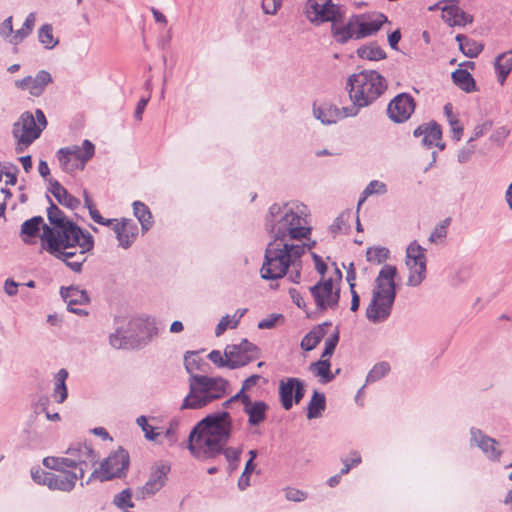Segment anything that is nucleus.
<instances>
[{
    "label": "nucleus",
    "mask_w": 512,
    "mask_h": 512,
    "mask_svg": "<svg viewBox=\"0 0 512 512\" xmlns=\"http://www.w3.org/2000/svg\"><path fill=\"white\" fill-rule=\"evenodd\" d=\"M233 423L229 412L208 414L191 430L188 449L199 460L214 459L223 451L232 433Z\"/></svg>",
    "instance_id": "obj_1"
},
{
    "label": "nucleus",
    "mask_w": 512,
    "mask_h": 512,
    "mask_svg": "<svg viewBox=\"0 0 512 512\" xmlns=\"http://www.w3.org/2000/svg\"><path fill=\"white\" fill-rule=\"evenodd\" d=\"M302 214L295 203H274L265 215L264 229L274 241H301L308 238L311 231Z\"/></svg>",
    "instance_id": "obj_2"
},
{
    "label": "nucleus",
    "mask_w": 512,
    "mask_h": 512,
    "mask_svg": "<svg viewBox=\"0 0 512 512\" xmlns=\"http://www.w3.org/2000/svg\"><path fill=\"white\" fill-rule=\"evenodd\" d=\"M386 89V79L375 70H363L350 75L346 90L352 104L347 106L346 112L357 116L362 108L370 106Z\"/></svg>",
    "instance_id": "obj_3"
},
{
    "label": "nucleus",
    "mask_w": 512,
    "mask_h": 512,
    "mask_svg": "<svg viewBox=\"0 0 512 512\" xmlns=\"http://www.w3.org/2000/svg\"><path fill=\"white\" fill-rule=\"evenodd\" d=\"M305 244H295L270 240L266 246L264 260L260 269L265 280L283 278L289 267H295L305 253Z\"/></svg>",
    "instance_id": "obj_4"
},
{
    "label": "nucleus",
    "mask_w": 512,
    "mask_h": 512,
    "mask_svg": "<svg viewBox=\"0 0 512 512\" xmlns=\"http://www.w3.org/2000/svg\"><path fill=\"white\" fill-rule=\"evenodd\" d=\"M397 268L385 264L376 280L372 299L366 309V317L372 323H380L388 319L396 298L395 276Z\"/></svg>",
    "instance_id": "obj_5"
},
{
    "label": "nucleus",
    "mask_w": 512,
    "mask_h": 512,
    "mask_svg": "<svg viewBox=\"0 0 512 512\" xmlns=\"http://www.w3.org/2000/svg\"><path fill=\"white\" fill-rule=\"evenodd\" d=\"M229 382L222 377L191 375L189 377V393L183 399L181 410L201 409L227 393Z\"/></svg>",
    "instance_id": "obj_6"
},
{
    "label": "nucleus",
    "mask_w": 512,
    "mask_h": 512,
    "mask_svg": "<svg viewBox=\"0 0 512 512\" xmlns=\"http://www.w3.org/2000/svg\"><path fill=\"white\" fill-rule=\"evenodd\" d=\"M88 231H84L73 221L65 222L61 228L45 227V233L40 235L41 248L48 253H58L61 256H68L62 253L61 248H77L82 240L87 236Z\"/></svg>",
    "instance_id": "obj_7"
},
{
    "label": "nucleus",
    "mask_w": 512,
    "mask_h": 512,
    "mask_svg": "<svg viewBox=\"0 0 512 512\" xmlns=\"http://www.w3.org/2000/svg\"><path fill=\"white\" fill-rule=\"evenodd\" d=\"M47 126V120L41 109H36L35 116L29 112H23L18 121L13 124L12 134L16 139L15 151L24 152Z\"/></svg>",
    "instance_id": "obj_8"
},
{
    "label": "nucleus",
    "mask_w": 512,
    "mask_h": 512,
    "mask_svg": "<svg viewBox=\"0 0 512 512\" xmlns=\"http://www.w3.org/2000/svg\"><path fill=\"white\" fill-rule=\"evenodd\" d=\"M129 464V453L124 448L119 447L100 463L99 468L94 469L85 483L81 482V486L88 485L94 479L104 482L114 478H122L126 476Z\"/></svg>",
    "instance_id": "obj_9"
},
{
    "label": "nucleus",
    "mask_w": 512,
    "mask_h": 512,
    "mask_svg": "<svg viewBox=\"0 0 512 512\" xmlns=\"http://www.w3.org/2000/svg\"><path fill=\"white\" fill-rule=\"evenodd\" d=\"M145 323L140 318L131 319L126 326L118 327L109 336V344L115 349H133L140 345V333Z\"/></svg>",
    "instance_id": "obj_10"
},
{
    "label": "nucleus",
    "mask_w": 512,
    "mask_h": 512,
    "mask_svg": "<svg viewBox=\"0 0 512 512\" xmlns=\"http://www.w3.org/2000/svg\"><path fill=\"white\" fill-rule=\"evenodd\" d=\"M406 265L409 269L407 285L419 286L426 278L425 249L416 241L410 243L406 249Z\"/></svg>",
    "instance_id": "obj_11"
},
{
    "label": "nucleus",
    "mask_w": 512,
    "mask_h": 512,
    "mask_svg": "<svg viewBox=\"0 0 512 512\" xmlns=\"http://www.w3.org/2000/svg\"><path fill=\"white\" fill-rule=\"evenodd\" d=\"M388 22L387 17L377 11L352 15L343 29L336 32H378Z\"/></svg>",
    "instance_id": "obj_12"
},
{
    "label": "nucleus",
    "mask_w": 512,
    "mask_h": 512,
    "mask_svg": "<svg viewBox=\"0 0 512 512\" xmlns=\"http://www.w3.org/2000/svg\"><path fill=\"white\" fill-rule=\"evenodd\" d=\"M224 356L228 358L229 369H237L257 359L259 348L247 339H243L239 344L227 345Z\"/></svg>",
    "instance_id": "obj_13"
},
{
    "label": "nucleus",
    "mask_w": 512,
    "mask_h": 512,
    "mask_svg": "<svg viewBox=\"0 0 512 512\" xmlns=\"http://www.w3.org/2000/svg\"><path fill=\"white\" fill-rule=\"evenodd\" d=\"M306 15L312 23H335L341 17L340 7L332 0H308L306 4Z\"/></svg>",
    "instance_id": "obj_14"
},
{
    "label": "nucleus",
    "mask_w": 512,
    "mask_h": 512,
    "mask_svg": "<svg viewBox=\"0 0 512 512\" xmlns=\"http://www.w3.org/2000/svg\"><path fill=\"white\" fill-rule=\"evenodd\" d=\"M309 291L315 301L319 311H326L328 308L334 309L338 306L340 300V289L333 291V280L331 278L320 280Z\"/></svg>",
    "instance_id": "obj_15"
},
{
    "label": "nucleus",
    "mask_w": 512,
    "mask_h": 512,
    "mask_svg": "<svg viewBox=\"0 0 512 512\" xmlns=\"http://www.w3.org/2000/svg\"><path fill=\"white\" fill-rule=\"evenodd\" d=\"M278 393L282 407L288 411L294 403L298 404L304 398V382L296 377L282 379L279 382Z\"/></svg>",
    "instance_id": "obj_16"
},
{
    "label": "nucleus",
    "mask_w": 512,
    "mask_h": 512,
    "mask_svg": "<svg viewBox=\"0 0 512 512\" xmlns=\"http://www.w3.org/2000/svg\"><path fill=\"white\" fill-rule=\"evenodd\" d=\"M415 106V100L410 94L400 93L389 102L388 117L395 123H403L411 117Z\"/></svg>",
    "instance_id": "obj_17"
},
{
    "label": "nucleus",
    "mask_w": 512,
    "mask_h": 512,
    "mask_svg": "<svg viewBox=\"0 0 512 512\" xmlns=\"http://www.w3.org/2000/svg\"><path fill=\"white\" fill-rule=\"evenodd\" d=\"M470 445L479 448L488 460L500 461L502 450L499 448V442L486 435L481 429L475 427L470 429Z\"/></svg>",
    "instance_id": "obj_18"
},
{
    "label": "nucleus",
    "mask_w": 512,
    "mask_h": 512,
    "mask_svg": "<svg viewBox=\"0 0 512 512\" xmlns=\"http://www.w3.org/2000/svg\"><path fill=\"white\" fill-rule=\"evenodd\" d=\"M66 454L69 460L73 462L70 464V468H76L77 466L91 468L99 461L98 453L87 443H78L70 446Z\"/></svg>",
    "instance_id": "obj_19"
},
{
    "label": "nucleus",
    "mask_w": 512,
    "mask_h": 512,
    "mask_svg": "<svg viewBox=\"0 0 512 512\" xmlns=\"http://www.w3.org/2000/svg\"><path fill=\"white\" fill-rule=\"evenodd\" d=\"M441 9V17L449 27H465L473 22V16L464 12L456 0H447L436 5Z\"/></svg>",
    "instance_id": "obj_20"
},
{
    "label": "nucleus",
    "mask_w": 512,
    "mask_h": 512,
    "mask_svg": "<svg viewBox=\"0 0 512 512\" xmlns=\"http://www.w3.org/2000/svg\"><path fill=\"white\" fill-rule=\"evenodd\" d=\"M347 106L338 108L336 105L323 103L317 105L313 104V116L319 120L322 124L331 125L337 123L339 120L355 117L346 112Z\"/></svg>",
    "instance_id": "obj_21"
},
{
    "label": "nucleus",
    "mask_w": 512,
    "mask_h": 512,
    "mask_svg": "<svg viewBox=\"0 0 512 512\" xmlns=\"http://www.w3.org/2000/svg\"><path fill=\"white\" fill-rule=\"evenodd\" d=\"M413 135L415 137L423 136L422 144L427 148H430L433 145H435L440 150L445 149V143L441 141V138H442L441 127L439 124H437L434 121L418 126L414 130Z\"/></svg>",
    "instance_id": "obj_22"
},
{
    "label": "nucleus",
    "mask_w": 512,
    "mask_h": 512,
    "mask_svg": "<svg viewBox=\"0 0 512 512\" xmlns=\"http://www.w3.org/2000/svg\"><path fill=\"white\" fill-rule=\"evenodd\" d=\"M170 466L166 464L158 465L154 471H152L149 480L140 490L139 498H145L146 496L154 495L164 485Z\"/></svg>",
    "instance_id": "obj_23"
},
{
    "label": "nucleus",
    "mask_w": 512,
    "mask_h": 512,
    "mask_svg": "<svg viewBox=\"0 0 512 512\" xmlns=\"http://www.w3.org/2000/svg\"><path fill=\"white\" fill-rule=\"evenodd\" d=\"M113 231L116 234L119 245L124 249H128L138 234V227L132 220L123 218L120 223L114 224Z\"/></svg>",
    "instance_id": "obj_24"
},
{
    "label": "nucleus",
    "mask_w": 512,
    "mask_h": 512,
    "mask_svg": "<svg viewBox=\"0 0 512 512\" xmlns=\"http://www.w3.org/2000/svg\"><path fill=\"white\" fill-rule=\"evenodd\" d=\"M269 406L262 400L252 401L251 397L243 406V412L248 416L249 426H258L267 418Z\"/></svg>",
    "instance_id": "obj_25"
},
{
    "label": "nucleus",
    "mask_w": 512,
    "mask_h": 512,
    "mask_svg": "<svg viewBox=\"0 0 512 512\" xmlns=\"http://www.w3.org/2000/svg\"><path fill=\"white\" fill-rule=\"evenodd\" d=\"M48 226L42 216H33L24 221L21 225L20 236L24 243L32 244V239L45 233V227Z\"/></svg>",
    "instance_id": "obj_26"
},
{
    "label": "nucleus",
    "mask_w": 512,
    "mask_h": 512,
    "mask_svg": "<svg viewBox=\"0 0 512 512\" xmlns=\"http://www.w3.org/2000/svg\"><path fill=\"white\" fill-rule=\"evenodd\" d=\"M49 185L48 191L52 193L59 204L71 210H75L80 206V200L71 195L57 180L50 179Z\"/></svg>",
    "instance_id": "obj_27"
},
{
    "label": "nucleus",
    "mask_w": 512,
    "mask_h": 512,
    "mask_svg": "<svg viewBox=\"0 0 512 512\" xmlns=\"http://www.w3.org/2000/svg\"><path fill=\"white\" fill-rule=\"evenodd\" d=\"M79 252L69 261L65 262L73 272L79 273L82 271V266L87 260L86 253L94 248V238L90 233L82 240L80 246L77 247Z\"/></svg>",
    "instance_id": "obj_28"
},
{
    "label": "nucleus",
    "mask_w": 512,
    "mask_h": 512,
    "mask_svg": "<svg viewBox=\"0 0 512 512\" xmlns=\"http://www.w3.org/2000/svg\"><path fill=\"white\" fill-rule=\"evenodd\" d=\"M73 478H75V475L68 474L67 471L61 472V474L50 472L46 486L52 491L69 493L74 489Z\"/></svg>",
    "instance_id": "obj_29"
},
{
    "label": "nucleus",
    "mask_w": 512,
    "mask_h": 512,
    "mask_svg": "<svg viewBox=\"0 0 512 512\" xmlns=\"http://www.w3.org/2000/svg\"><path fill=\"white\" fill-rule=\"evenodd\" d=\"M64 148L69 150V155H72L74 160L79 163L81 170L85 168L86 163L94 156L95 153L94 144L87 139L82 142L81 146L72 145Z\"/></svg>",
    "instance_id": "obj_30"
},
{
    "label": "nucleus",
    "mask_w": 512,
    "mask_h": 512,
    "mask_svg": "<svg viewBox=\"0 0 512 512\" xmlns=\"http://www.w3.org/2000/svg\"><path fill=\"white\" fill-rule=\"evenodd\" d=\"M494 69L497 81L500 85H504L510 72L512 71V49L500 53L494 61Z\"/></svg>",
    "instance_id": "obj_31"
},
{
    "label": "nucleus",
    "mask_w": 512,
    "mask_h": 512,
    "mask_svg": "<svg viewBox=\"0 0 512 512\" xmlns=\"http://www.w3.org/2000/svg\"><path fill=\"white\" fill-rule=\"evenodd\" d=\"M331 326V322H324L315 326L301 340V348L304 351H311L320 343L326 335V327Z\"/></svg>",
    "instance_id": "obj_32"
},
{
    "label": "nucleus",
    "mask_w": 512,
    "mask_h": 512,
    "mask_svg": "<svg viewBox=\"0 0 512 512\" xmlns=\"http://www.w3.org/2000/svg\"><path fill=\"white\" fill-rule=\"evenodd\" d=\"M60 295L67 303V308H71L74 305H84L89 303V296L87 292L75 286L61 287Z\"/></svg>",
    "instance_id": "obj_33"
},
{
    "label": "nucleus",
    "mask_w": 512,
    "mask_h": 512,
    "mask_svg": "<svg viewBox=\"0 0 512 512\" xmlns=\"http://www.w3.org/2000/svg\"><path fill=\"white\" fill-rule=\"evenodd\" d=\"M455 39L458 42L461 52L469 58L477 57L484 48L482 43L468 38L466 34H456Z\"/></svg>",
    "instance_id": "obj_34"
},
{
    "label": "nucleus",
    "mask_w": 512,
    "mask_h": 512,
    "mask_svg": "<svg viewBox=\"0 0 512 512\" xmlns=\"http://www.w3.org/2000/svg\"><path fill=\"white\" fill-rule=\"evenodd\" d=\"M68 378V371L64 368L60 369L54 377V389L52 397L57 403H63L68 397V390L66 387V380Z\"/></svg>",
    "instance_id": "obj_35"
},
{
    "label": "nucleus",
    "mask_w": 512,
    "mask_h": 512,
    "mask_svg": "<svg viewBox=\"0 0 512 512\" xmlns=\"http://www.w3.org/2000/svg\"><path fill=\"white\" fill-rule=\"evenodd\" d=\"M331 363L329 359L320 358L318 361L313 362L309 366V370L315 375L320 377L322 384H327L335 378V374L331 373Z\"/></svg>",
    "instance_id": "obj_36"
},
{
    "label": "nucleus",
    "mask_w": 512,
    "mask_h": 512,
    "mask_svg": "<svg viewBox=\"0 0 512 512\" xmlns=\"http://www.w3.org/2000/svg\"><path fill=\"white\" fill-rule=\"evenodd\" d=\"M452 80L461 90L470 93L476 90V83L470 72L466 69H456L452 72Z\"/></svg>",
    "instance_id": "obj_37"
},
{
    "label": "nucleus",
    "mask_w": 512,
    "mask_h": 512,
    "mask_svg": "<svg viewBox=\"0 0 512 512\" xmlns=\"http://www.w3.org/2000/svg\"><path fill=\"white\" fill-rule=\"evenodd\" d=\"M133 213L141 224L143 231H148L153 226V217L149 207L141 201H134Z\"/></svg>",
    "instance_id": "obj_38"
},
{
    "label": "nucleus",
    "mask_w": 512,
    "mask_h": 512,
    "mask_svg": "<svg viewBox=\"0 0 512 512\" xmlns=\"http://www.w3.org/2000/svg\"><path fill=\"white\" fill-rule=\"evenodd\" d=\"M46 199L49 203V207L47 208V218L50 223L49 226L52 228H61L65 224V222L71 221L68 219L64 212L53 202L51 197L47 194Z\"/></svg>",
    "instance_id": "obj_39"
},
{
    "label": "nucleus",
    "mask_w": 512,
    "mask_h": 512,
    "mask_svg": "<svg viewBox=\"0 0 512 512\" xmlns=\"http://www.w3.org/2000/svg\"><path fill=\"white\" fill-rule=\"evenodd\" d=\"M326 408V398L323 393L315 390L307 407V418L315 419L322 415Z\"/></svg>",
    "instance_id": "obj_40"
},
{
    "label": "nucleus",
    "mask_w": 512,
    "mask_h": 512,
    "mask_svg": "<svg viewBox=\"0 0 512 512\" xmlns=\"http://www.w3.org/2000/svg\"><path fill=\"white\" fill-rule=\"evenodd\" d=\"M357 55L362 59L372 61H378L386 57L384 50L375 42L359 47Z\"/></svg>",
    "instance_id": "obj_41"
},
{
    "label": "nucleus",
    "mask_w": 512,
    "mask_h": 512,
    "mask_svg": "<svg viewBox=\"0 0 512 512\" xmlns=\"http://www.w3.org/2000/svg\"><path fill=\"white\" fill-rule=\"evenodd\" d=\"M52 82L51 74L46 70H40L35 77H32L31 82V95L40 96L46 86Z\"/></svg>",
    "instance_id": "obj_42"
},
{
    "label": "nucleus",
    "mask_w": 512,
    "mask_h": 512,
    "mask_svg": "<svg viewBox=\"0 0 512 512\" xmlns=\"http://www.w3.org/2000/svg\"><path fill=\"white\" fill-rule=\"evenodd\" d=\"M56 155L59 164L64 172L72 173L76 169H80L79 163L76 160H74V157H72V155H69L68 149L60 148L57 151Z\"/></svg>",
    "instance_id": "obj_43"
},
{
    "label": "nucleus",
    "mask_w": 512,
    "mask_h": 512,
    "mask_svg": "<svg viewBox=\"0 0 512 512\" xmlns=\"http://www.w3.org/2000/svg\"><path fill=\"white\" fill-rule=\"evenodd\" d=\"M43 465L57 472H65L67 468H70V464L72 463L68 457H54L48 456L45 457L42 461Z\"/></svg>",
    "instance_id": "obj_44"
},
{
    "label": "nucleus",
    "mask_w": 512,
    "mask_h": 512,
    "mask_svg": "<svg viewBox=\"0 0 512 512\" xmlns=\"http://www.w3.org/2000/svg\"><path fill=\"white\" fill-rule=\"evenodd\" d=\"M386 192L387 186L385 183L378 180H372L363 190L362 196L358 201V208L363 204V202L366 200L368 196H371L373 194L383 195Z\"/></svg>",
    "instance_id": "obj_45"
},
{
    "label": "nucleus",
    "mask_w": 512,
    "mask_h": 512,
    "mask_svg": "<svg viewBox=\"0 0 512 512\" xmlns=\"http://www.w3.org/2000/svg\"><path fill=\"white\" fill-rule=\"evenodd\" d=\"M390 369H391L390 364L386 361L376 363L372 367V369L368 372L367 377H366V382L374 383V382L379 381L380 379H382L389 373Z\"/></svg>",
    "instance_id": "obj_46"
},
{
    "label": "nucleus",
    "mask_w": 512,
    "mask_h": 512,
    "mask_svg": "<svg viewBox=\"0 0 512 512\" xmlns=\"http://www.w3.org/2000/svg\"><path fill=\"white\" fill-rule=\"evenodd\" d=\"M241 453L242 448L223 447V451L221 454L225 456V459L228 462L229 473L234 472L238 468Z\"/></svg>",
    "instance_id": "obj_47"
},
{
    "label": "nucleus",
    "mask_w": 512,
    "mask_h": 512,
    "mask_svg": "<svg viewBox=\"0 0 512 512\" xmlns=\"http://www.w3.org/2000/svg\"><path fill=\"white\" fill-rule=\"evenodd\" d=\"M351 218V212L350 211H344L342 212L335 220L334 222L329 226V231L333 236H336L342 231H347L349 228V220Z\"/></svg>",
    "instance_id": "obj_48"
},
{
    "label": "nucleus",
    "mask_w": 512,
    "mask_h": 512,
    "mask_svg": "<svg viewBox=\"0 0 512 512\" xmlns=\"http://www.w3.org/2000/svg\"><path fill=\"white\" fill-rule=\"evenodd\" d=\"M389 257V249L385 247H370L366 251V259L368 262L381 264Z\"/></svg>",
    "instance_id": "obj_49"
},
{
    "label": "nucleus",
    "mask_w": 512,
    "mask_h": 512,
    "mask_svg": "<svg viewBox=\"0 0 512 512\" xmlns=\"http://www.w3.org/2000/svg\"><path fill=\"white\" fill-rule=\"evenodd\" d=\"M202 360L198 357V353L195 351H187L184 356V365L187 372L191 375H195L194 371L200 370Z\"/></svg>",
    "instance_id": "obj_50"
},
{
    "label": "nucleus",
    "mask_w": 512,
    "mask_h": 512,
    "mask_svg": "<svg viewBox=\"0 0 512 512\" xmlns=\"http://www.w3.org/2000/svg\"><path fill=\"white\" fill-rule=\"evenodd\" d=\"M132 492L131 490L124 489L120 493L116 494L113 499V504L116 505L120 509L125 508H133L134 503L131 500Z\"/></svg>",
    "instance_id": "obj_51"
},
{
    "label": "nucleus",
    "mask_w": 512,
    "mask_h": 512,
    "mask_svg": "<svg viewBox=\"0 0 512 512\" xmlns=\"http://www.w3.org/2000/svg\"><path fill=\"white\" fill-rule=\"evenodd\" d=\"M255 469V464L251 460H248L245 464L244 471L238 479L237 486L240 491L246 490L250 486V476Z\"/></svg>",
    "instance_id": "obj_52"
},
{
    "label": "nucleus",
    "mask_w": 512,
    "mask_h": 512,
    "mask_svg": "<svg viewBox=\"0 0 512 512\" xmlns=\"http://www.w3.org/2000/svg\"><path fill=\"white\" fill-rule=\"evenodd\" d=\"M136 423L144 432V436L147 440L157 441L160 433L154 431V427L148 424L147 418L144 415L139 416L136 419Z\"/></svg>",
    "instance_id": "obj_53"
},
{
    "label": "nucleus",
    "mask_w": 512,
    "mask_h": 512,
    "mask_svg": "<svg viewBox=\"0 0 512 512\" xmlns=\"http://www.w3.org/2000/svg\"><path fill=\"white\" fill-rule=\"evenodd\" d=\"M449 224L450 218H446L440 224L436 225L429 237V241L437 243L438 241L444 239L447 235V227Z\"/></svg>",
    "instance_id": "obj_54"
},
{
    "label": "nucleus",
    "mask_w": 512,
    "mask_h": 512,
    "mask_svg": "<svg viewBox=\"0 0 512 512\" xmlns=\"http://www.w3.org/2000/svg\"><path fill=\"white\" fill-rule=\"evenodd\" d=\"M3 175L7 177L6 184L7 185H15L17 183V174L19 169L16 165L5 162L3 163Z\"/></svg>",
    "instance_id": "obj_55"
},
{
    "label": "nucleus",
    "mask_w": 512,
    "mask_h": 512,
    "mask_svg": "<svg viewBox=\"0 0 512 512\" xmlns=\"http://www.w3.org/2000/svg\"><path fill=\"white\" fill-rule=\"evenodd\" d=\"M30 474L32 480L36 484L46 486L48 475L50 474V472L41 469L39 466H35L31 468Z\"/></svg>",
    "instance_id": "obj_56"
},
{
    "label": "nucleus",
    "mask_w": 512,
    "mask_h": 512,
    "mask_svg": "<svg viewBox=\"0 0 512 512\" xmlns=\"http://www.w3.org/2000/svg\"><path fill=\"white\" fill-rule=\"evenodd\" d=\"M350 459H342L343 468L341 469V474H347L351 470L352 467L357 466L361 463V456L357 451H352L350 453Z\"/></svg>",
    "instance_id": "obj_57"
},
{
    "label": "nucleus",
    "mask_w": 512,
    "mask_h": 512,
    "mask_svg": "<svg viewBox=\"0 0 512 512\" xmlns=\"http://www.w3.org/2000/svg\"><path fill=\"white\" fill-rule=\"evenodd\" d=\"M285 497L288 501L302 502L307 498V494L299 489L288 488L285 490Z\"/></svg>",
    "instance_id": "obj_58"
},
{
    "label": "nucleus",
    "mask_w": 512,
    "mask_h": 512,
    "mask_svg": "<svg viewBox=\"0 0 512 512\" xmlns=\"http://www.w3.org/2000/svg\"><path fill=\"white\" fill-rule=\"evenodd\" d=\"M208 358L213 364H215L218 367H228L229 368V363H227L228 358H226L224 355H222L219 350H212L208 354Z\"/></svg>",
    "instance_id": "obj_59"
},
{
    "label": "nucleus",
    "mask_w": 512,
    "mask_h": 512,
    "mask_svg": "<svg viewBox=\"0 0 512 512\" xmlns=\"http://www.w3.org/2000/svg\"><path fill=\"white\" fill-rule=\"evenodd\" d=\"M283 0H262V9L265 14L274 15L280 9Z\"/></svg>",
    "instance_id": "obj_60"
},
{
    "label": "nucleus",
    "mask_w": 512,
    "mask_h": 512,
    "mask_svg": "<svg viewBox=\"0 0 512 512\" xmlns=\"http://www.w3.org/2000/svg\"><path fill=\"white\" fill-rule=\"evenodd\" d=\"M279 319H283L282 314H270L267 318L262 319L258 323L259 329H272L276 326Z\"/></svg>",
    "instance_id": "obj_61"
},
{
    "label": "nucleus",
    "mask_w": 512,
    "mask_h": 512,
    "mask_svg": "<svg viewBox=\"0 0 512 512\" xmlns=\"http://www.w3.org/2000/svg\"><path fill=\"white\" fill-rule=\"evenodd\" d=\"M474 152L475 146L472 144H468L467 146L461 148L457 156L458 162L461 164L467 163L471 159Z\"/></svg>",
    "instance_id": "obj_62"
},
{
    "label": "nucleus",
    "mask_w": 512,
    "mask_h": 512,
    "mask_svg": "<svg viewBox=\"0 0 512 512\" xmlns=\"http://www.w3.org/2000/svg\"><path fill=\"white\" fill-rule=\"evenodd\" d=\"M179 422L178 420H172L169 423V427L166 429L164 436L170 442V445H173L177 442V430H178Z\"/></svg>",
    "instance_id": "obj_63"
},
{
    "label": "nucleus",
    "mask_w": 512,
    "mask_h": 512,
    "mask_svg": "<svg viewBox=\"0 0 512 512\" xmlns=\"http://www.w3.org/2000/svg\"><path fill=\"white\" fill-rule=\"evenodd\" d=\"M510 131L505 126L497 128L492 135L490 136V140L501 145L508 137Z\"/></svg>",
    "instance_id": "obj_64"
}]
</instances>
